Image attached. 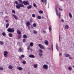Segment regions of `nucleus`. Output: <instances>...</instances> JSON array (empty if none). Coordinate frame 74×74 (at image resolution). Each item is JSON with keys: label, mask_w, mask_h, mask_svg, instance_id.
<instances>
[{"label": "nucleus", "mask_w": 74, "mask_h": 74, "mask_svg": "<svg viewBox=\"0 0 74 74\" xmlns=\"http://www.w3.org/2000/svg\"><path fill=\"white\" fill-rule=\"evenodd\" d=\"M18 1L20 3H21V4H24V5H29L30 4H29V2L28 1H23V2H22V0H18Z\"/></svg>", "instance_id": "f257e3e1"}, {"label": "nucleus", "mask_w": 74, "mask_h": 74, "mask_svg": "<svg viewBox=\"0 0 74 74\" xmlns=\"http://www.w3.org/2000/svg\"><path fill=\"white\" fill-rule=\"evenodd\" d=\"M16 7L17 9H20L21 7H24V5L23 4L19 3L18 5L16 6Z\"/></svg>", "instance_id": "f03ea898"}, {"label": "nucleus", "mask_w": 74, "mask_h": 74, "mask_svg": "<svg viewBox=\"0 0 74 74\" xmlns=\"http://www.w3.org/2000/svg\"><path fill=\"white\" fill-rule=\"evenodd\" d=\"M7 31L8 32H10V33H14V28H9L7 29Z\"/></svg>", "instance_id": "7ed1b4c3"}, {"label": "nucleus", "mask_w": 74, "mask_h": 74, "mask_svg": "<svg viewBox=\"0 0 74 74\" xmlns=\"http://www.w3.org/2000/svg\"><path fill=\"white\" fill-rule=\"evenodd\" d=\"M56 14L57 15V16H58V18L59 19H60V16H61V14L60 13V12L58 13V10H57V8H56Z\"/></svg>", "instance_id": "20e7f679"}, {"label": "nucleus", "mask_w": 74, "mask_h": 74, "mask_svg": "<svg viewBox=\"0 0 74 74\" xmlns=\"http://www.w3.org/2000/svg\"><path fill=\"white\" fill-rule=\"evenodd\" d=\"M38 47H39L40 49H45V47L42 45L41 44H38Z\"/></svg>", "instance_id": "39448f33"}, {"label": "nucleus", "mask_w": 74, "mask_h": 74, "mask_svg": "<svg viewBox=\"0 0 74 74\" xmlns=\"http://www.w3.org/2000/svg\"><path fill=\"white\" fill-rule=\"evenodd\" d=\"M8 54V52L7 51H5L3 53V55H4V56L5 58L7 57V55Z\"/></svg>", "instance_id": "423d86ee"}, {"label": "nucleus", "mask_w": 74, "mask_h": 74, "mask_svg": "<svg viewBox=\"0 0 74 74\" xmlns=\"http://www.w3.org/2000/svg\"><path fill=\"white\" fill-rule=\"evenodd\" d=\"M56 47L57 51L59 52V46H58V45L57 43H56Z\"/></svg>", "instance_id": "0eeeda50"}, {"label": "nucleus", "mask_w": 74, "mask_h": 74, "mask_svg": "<svg viewBox=\"0 0 74 74\" xmlns=\"http://www.w3.org/2000/svg\"><path fill=\"white\" fill-rule=\"evenodd\" d=\"M17 69L20 70V71H22V70H23V68L20 66H17Z\"/></svg>", "instance_id": "6e6552de"}, {"label": "nucleus", "mask_w": 74, "mask_h": 74, "mask_svg": "<svg viewBox=\"0 0 74 74\" xmlns=\"http://www.w3.org/2000/svg\"><path fill=\"white\" fill-rule=\"evenodd\" d=\"M26 25L27 26H29V25H30L31 24L29 21H27L26 23Z\"/></svg>", "instance_id": "1a4fd4ad"}, {"label": "nucleus", "mask_w": 74, "mask_h": 74, "mask_svg": "<svg viewBox=\"0 0 74 74\" xmlns=\"http://www.w3.org/2000/svg\"><path fill=\"white\" fill-rule=\"evenodd\" d=\"M29 57L31 58H35V56L33 55L30 54L29 55Z\"/></svg>", "instance_id": "9d476101"}, {"label": "nucleus", "mask_w": 74, "mask_h": 74, "mask_svg": "<svg viewBox=\"0 0 74 74\" xmlns=\"http://www.w3.org/2000/svg\"><path fill=\"white\" fill-rule=\"evenodd\" d=\"M13 16L14 17V18L16 20V19H18V17L16 15H15V14L13 15Z\"/></svg>", "instance_id": "9b49d317"}, {"label": "nucleus", "mask_w": 74, "mask_h": 74, "mask_svg": "<svg viewBox=\"0 0 74 74\" xmlns=\"http://www.w3.org/2000/svg\"><path fill=\"white\" fill-rule=\"evenodd\" d=\"M68 69L69 70V71H71V70H72V67L71 66H69L68 67Z\"/></svg>", "instance_id": "f8f14e48"}, {"label": "nucleus", "mask_w": 74, "mask_h": 74, "mask_svg": "<svg viewBox=\"0 0 74 74\" xmlns=\"http://www.w3.org/2000/svg\"><path fill=\"white\" fill-rule=\"evenodd\" d=\"M8 68L10 70H11V69H12L13 67L11 65H10L9 66Z\"/></svg>", "instance_id": "ddd939ff"}, {"label": "nucleus", "mask_w": 74, "mask_h": 74, "mask_svg": "<svg viewBox=\"0 0 74 74\" xmlns=\"http://www.w3.org/2000/svg\"><path fill=\"white\" fill-rule=\"evenodd\" d=\"M43 68L44 69H47V65L44 64L43 65Z\"/></svg>", "instance_id": "4468645a"}, {"label": "nucleus", "mask_w": 74, "mask_h": 74, "mask_svg": "<svg viewBox=\"0 0 74 74\" xmlns=\"http://www.w3.org/2000/svg\"><path fill=\"white\" fill-rule=\"evenodd\" d=\"M64 55H65V57H69V56H70V55L69 54H68L67 53L64 54Z\"/></svg>", "instance_id": "2eb2a0df"}, {"label": "nucleus", "mask_w": 74, "mask_h": 74, "mask_svg": "<svg viewBox=\"0 0 74 74\" xmlns=\"http://www.w3.org/2000/svg\"><path fill=\"white\" fill-rule=\"evenodd\" d=\"M32 32L33 33H34L35 34H37V32L36 31H35V30L33 31Z\"/></svg>", "instance_id": "dca6fc26"}, {"label": "nucleus", "mask_w": 74, "mask_h": 74, "mask_svg": "<svg viewBox=\"0 0 74 74\" xmlns=\"http://www.w3.org/2000/svg\"><path fill=\"white\" fill-rule=\"evenodd\" d=\"M17 33L18 34H21V32L19 30H17Z\"/></svg>", "instance_id": "f3484780"}, {"label": "nucleus", "mask_w": 74, "mask_h": 74, "mask_svg": "<svg viewBox=\"0 0 74 74\" xmlns=\"http://www.w3.org/2000/svg\"><path fill=\"white\" fill-rule=\"evenodd\" d=\"M32 7V5H29L27 7V9H30V8H31Z\"/></svg>", "instance_id": "a211bd4d"}, {"label": "nucleus", "mask_w": 74, "mask_h": 74, "mask_svg": "<svg viewBox=\"0 0 74 74\" xmlns=\"http://www.w3.org/2000/svg\"><path fill=\"white\" fill-rule=\"evenodd\" d=\"M4 44V42H3V41H0V45H2Z\"/></svg>", "instance_id": "6ab92c4d"}, {"label": "nucleus", "mask_w": 74, "mask_h": 74, "mask_svg": "<svg viewBox=\"0 0 74 74\" xmlns=\"http://www.w3.org/2000/svg\"><path fill=\"white\" fill-rule=\"evenodd\" d=\"M37 65L36 64H35L34 65V68H37Z\"/></svg>", "instance_id": "aec40b11"}, {"label": "nucleus", "mask_w": 74, "mask_h": 74, "mask_svg": "<svg viewBox=\"0 0 74 74\" xmlns=\"http://www.w3.org/2000/svg\"><path fill=\"white\" fill-rule=\"evenodd\" d=\"M19 51L20 52H23V50H22V49L20 48H19Z\"/></svg>", "instance_id": "412c9836"}, {"label": "nucleus", "mask_w": 74, "mask_h": 74, "mask_svg": "<svg viewBox=\"0 0 74 74\" xmlns=\"http://www.w3.org/2000/svg\"><path fill=\"white\" fill-rule=\"evenodd\" d=\"M33 43L31 42L30 43V47H33Z\"/></svg>", "instance_id": "4be33fe9"}, {"label": "nucleus", "mask_w": 74, "mask_h": 74, "mask_svg": "<svg viewBox=\"0 0 74 74\" xmlns=\"http://www.w3.org/2000/svg\"><path fill=\"white\" fill-rule=\"evenodd\" d=\"M69 27V26L67 25H66L65 26V28L66 29H68Z\"/></svg>", "instance_id": "5701e85b"}, {"label": "nucleus", "mask_w": 74, "mask_h": 74, "mask_svg": "<svg viewBox=\"0 0 74 74\" xmlns=\"http://www.w3.org/2000/svg\"><path fill=\"white\" fill-rule=\"evenodd\" d=\"M9 26V23H7L6 25V28H7Z\"/></svg>", "instance_id": "b1692460"}, {"label": "nucleus", "mask_w": 74, "mask_h": 74, "mask_svg": "<svg viewBox=\"0 0 74 74\" xmlns=\"http://www.w3.org/2000/svg\"><path fill=\"white\" fill-rule=\"evenodd\" d=\"M9 36L10 37H12V34L10 33L9 34Z\"/></svg>", "instance_id": "393cba45"}, {"label": "nucleus", "mask_w": 74, "mask_h": 74, "mask_svg": "<svg viewBox=\"0 0 74 74\" xmlns=\"http://www.w3.org/2000/svg\"><path fill=\"white\" fill-rule=\"evenodd\" d=\"M69 15L70 17L71 18H72V15L71 14V12L69 13Z\"/></svg>", "instance_id": "a878e982"}, {"label": "nucleus", "mask_w": 74, "mask_h": 74, "mask_svg": "<svg viewBox=\"0 0 74 74\" xmlns=\"http://www.w3.org/2000/svg\"><path fill=\"white\" fill-rule=\"evenodd\" d=\"M37 18H38L39 19H40L41 18V16H37Z\"/></svg>", "instance_id": "bb28decb"}, {"label": "nucleus", "mask_w": 74, "mask_h": 74, "mask_svg": "<svg viewBox=\"0 0 74 74\" xmlns=\"http://www.w3.org/2000/svg\"><path fill=\"white\" fill-rule=\"evenodd\" d=\"M52 26H50L49 28V30L50 31H51L52 30V28H51Z\"/></svg>", "instance_id": "cd10ccee"}, {"label": "nucleus", "mask_w": 74, "mask_h": 74, "mask_svg": "<svg viewBox=\"0 0 74 74\" xmlns=\"http://www.w3.org/2000/svg\"><path fill=\"white\" fill-rule=\"evenodd\" d=\"M0 14L1 15H4V13H3V12L2 11L0 12Z\"/></svg>", "instance_id": "c85d7f7f"}, {"label": "nucleus", "mask_w": 74, "mask_h": 74, "mask_svg": "<svg viewBox=\"0 0 74 74\" xmlns=\"http://www.w3.org/2000/svg\"><path fill=\"white\" fill-rule=\"evenodd\" d=\"M39 53H42V50H41V49H40L39 50Z\"/></svg>", "instance_id": "c756f323"}, {"label": "nucleus", "mask_w": 74, "mask_h": 74, "mask_svg": "<svg viewBox=\"0 0 74 74\" xmlns=\"http://www.w3.org/2000/svg\"><path fill=\"white\" fill-rule=\"evenodd\" d=\"M23 37L24 38H27V36L24 35L23 36Z\"/></svg>", "instance_id": "7c9ffc66"}, {"label": "nucleus", "mask_w": 74, "mask_h": 74, "mask_svg": "<svg viewBox=\"0 0 74 74\" xmlns=\"http://www.w3.org/2000/svg\"><path fill=\"white\" fill-rule=\"evenodd\" d=\"M32 16L33 18H35V17H36V15H35L34 14H32Z\"/></svg>", "instance_id": "2f4dec72"}, {"label": "nucleus", "mask_w": 74, "mask_h": 74, "mask_svg": "<svg viewBox=\"0 0 74 74\" xmlns=\"http://www.w3.org/2000/svg\"><path fill=\"white\" fill-rule=\"evenodd\" d=\"M22 63H23V64H25L26 63V61H23L22 62Z\"/></svg>", "instance_id": "473e14b6"}, {"label": "nucleus", "mask_w": 74, "mask_h": 74, "mask_svg": "<svg viewBox=\"0 0 74 74\" xmlns=\"http://www.w3.org/2000/svg\"><path fill=\"white\" fill-rule=\"evenodd\" d=\"M33 5L34 7H35V8H36V7H37V5H36V4L35 3H34Z\"/></svg>", "instance_id": "72a5a7b5"}, {"label": "nucleus", "mask_w": 74, "mask_h": 74, "mask_svg": "<svg viewBox=\"0 0 74 74\" xmlns=\"http://www.w3.org/2000/svg\"><path fill=\"white\" fill-rule=\"evenodd\" d=\"M2 34L3 36H6V34H5V32L3 33Z\"/></svg>", "instance_id": "f704fd0d"}, {"label": "nucleus", "mask_w": 74, "mask_h": 74, "mask_svg": "<svg viewBox=\"0 0 74 74\" xmlns=\"http://www.w3.org/2000/svg\"><path fill=\"white\" fill-rule=\"evenodd\" d=\"M33 25L34 27H36V24L35 23H34L33 24Z\"/></svg>", "instance_id": "c9c22d12"}, {"label": "nucleus", "mask_w": 74, "mask_h": 74, "mask_svg": "<svg viewBox=\"0 0 74 74\" xmlns=\"http://www.w3.org/2000/svg\"><path fill=\"white\" fill-rule=\"evenodd\" d=\"M39 12L40 13V14H42V13H43V11L42 10H40L39 11Z\"/></svg>", "instance_id": "e433bc0d"}, {"label": "nucleus", "mask_w": 74, "mask_h": 74, "mask_svg": "<svg viewBox=\"0 0 74 74\" xmlns=\"http://www.w3.org/2000/svg\"><path fill=\"white\" fill-rule=\"evenodd\" d=\"M3 70L4 69L3 68L1 67H0V70H2L3 71Z\"/></svg>", "instance_id": "4c0bfd02"}, {"label": "nucleus", "mask_w": 74, "mask_h": 74, "mask_svg": "<svg viewBox=\"0 0 74 74\" xmlns=\"http://www.w3.org/2000/svg\"><path fill=\"white\" fill-rule=\"evenodd\" d=\"M12 12L13 13H14V14H15V10H13L12 11Z\"/></svg>", "instance_id": "58836bf2"}, {"label": "nucleus", "mask_w": 74, "mask_h": 74, "mask_svg": "<svg viewBox=\"0 0 74 74\" xmlns=\"http://www.w3.org/2000/svg\"><path fill=\"white\" fill-rule=\"evenodd\" d=\"M39 55L40 56V57H41V56H42V53H39Z\"/></svg>", "instance_id": "ea45409f"}, {"label": "nucleus", "mask_w": 74, "mask_h": 74, "mask_svg": "<svg viewBox=\"0 0 74 74\" xmlns=\"http://www.w3.org/2000/svg\"><path fill=\"white\" fill-rule=\"evenodd\" d=\"M15 3L16 4H19V2H18L17 1H15Z\"/></svg>", "instance_id": "a19ab883"}, {"label": "nucleus", "mask_w": 74, "mask_h": 74, "mask_svg": "<svg viewBox=\"0 0 74 74\" xmlns=\"http://www.w3.org/2000/svg\"><path fill=\"white\" fill-rule=\"evenodd\" d=\"M58 10L61 11H62V10H63V9H62L60 8H59Z\"/></svg>", "instance_id": "79ce46f5"}, {"label": "nucleus", "mask_w": 74, "mask_h": 74, "mask_svg": "<svg viewBox=\"0 0 74 74\" xmlns=\"http://www.w3.org/2000/svg\"><path fill=\"white\" fill-rule=\"evenodd\" d=\"M51 49L52 51H53V44L52 43V44L51 45Z\"/></svg>", "instance_id": "37998d69"}, {"label": "nucleus", "mask_w": 74, "mask_h": 74, "mask_svg": "<svg viewBox=\"0 0 74 74\" xmlns=\"http://www.w3.org/2000/svg\"><path fill=\"white\" fill-rule=\"evenodd\" d=\"M23 42H25V41H26V39H24L23 40Z\"/></svg>", "instance_id": "c03bdc74"}, {"label": "nucleus", "mask_w": 74, "mask_h": 74, "mask_svg": "<svg viewBox=\"0 0 74 74\" xmlns=\"http://www.w3.org/2000/svg\"><path fill=\"white\" fill-rule=\"evenodd\" d=\"M21 56L22 58H25V56L24 55H22Z\"/></svg>", "instance_id": "a18cd8bd"}, {"label": "nucleus", "mask_w": 74, "mask_h": 74, "mask_svg": "<svg viewBox=\"0 0 74 74\" xmlns=\"http://www.w3.org/2000/svg\"><path fill=\"white\" fill-rule=\"evenodd\" d=\"M30 22H32L33 21V19H30L29 20Z\"/></svg>", "instance_id": "49530a36"}, {"label": "nucleus", "mask_w": 74, "mask_h": 74, "mask_svg": "<svg viewBox=\"0 0 74 74\" xmlns=\"http://www.w3.org/2000/svg\"><path fill=\"white\" fill-rule=\"evenodd\" d=\"M44 1L45 3V4L46 5V4H47V0H44Z\"/></svg>", "instance_id": "de8ad7c7"}, {"label": "nucleus", "mask_w": 74, "mask_h": 74, "mask_svg": "<svg viewBox=\"0 0 74 74\" xmlns=\"http://www.w3.org/2000/svg\"><path fill=\"white\" fill-rule=\"evenodd\" d=\"M21 38V35H19V36H18V39H19Z\"/></svg>", "instance_id": "09e8293b"}, {"label": "nucleus", "mask_w": 74, "mask_h": 74, "mask_svg": "<svg viewBox=\"0 0 74 74\" xmlns=\"http://www.w3.org/2000/svg\"><path fill=\"white\" fill-rule=\"evenodd\" d=\"M61 21L62 22H64V20L63 19H61Z\"/></svg>", "instance_id": "8fccbe9b"}, {"label": "nucleus", "mask_w": 74, "mask_h": 74, "mask_svg": "<svg viewBox=\"0 0 74 74\" xmlns=\"http://www.w3.org/2000/svg\"><path fill=\"white\" fill-rule=\"evenodd\" d=\"M30 46H28L27 48V49H30Z\"/></svg>", "instance_id": "3c124183"}, {"label": "nucleus", "mask_w": 74, "mask_h": 74, "mask_svg": "<svg viewBox=\"0 0 74 74\" xmlns=\"http://www.w3.org/2000/svg\"><path fill=\"white\" fill-rule=\"evenodd\" d=\"M59 42H60V35H59Z\"/></svg>", "instance_id": "603ef678"}, {"label": "nucleus", "mask_w": 74, "mask_h": 74, "mask_svg": "<svg viewBox=\"0 0 74 74\" xmlns=\"http://www.w3.org/2000/svg\"><path fill=\"white\" fill-rule=\"evenodd\" d=\"M48 41H47V45H48Z\"/></svg>", "instance_id": "864d4df0"}, {"label": "nucleus", "mask_w": 74, "mask_h": 74, "mask_svg": "<svg viewBox=\"0 0 74 74\" xmlns=\"http://www.w3.org/2000/svg\"><path fill=\"white\" fill-rule=\"evenodd\" d=\"M69 59H70L71 60V59H73V58H72V57H70L69 58Z\"/></svg>", "instance_id": "5fc2aeb1"}, {"label": "nucleus", "mask_w": 74, "mask_h": 74, "mask_svg": "<svg viewBox=\"0 0 74 74\" xmlns=\"http://www.w3.org/2000/svg\"><path fill=\"white\" fill-rule=\"evenodd\" d=\"M45 43L46 45H47V40H46L45 41Z\"/></svg>", "instance_id": "6e6d98bb"}, {"label": "nucleus", "mask_w": 74, "mask_h": 74, "mask_svg": "<svg viewBox=\"0 0 74 74\" xmlns=\"http://www.w3.org/2000/svg\"><path fill=\"white\" fill-rule=\"evenodd\" d=\"M8 22H9V21H8V20H7L6 21V22H7V23H8Z\"/></svg>", "instance_id": "4d7b16f0"}, {"label": "nucleus", "mask_w": 74, "mask_h": 74, "mask_svg": "<svg viewBox=\"0 0 74 74\" xmlns=\"http://www.w3.org/2000/svg\"><path fill=\"white\" fill-rule=\"evenodd\" d=\"M22 56H20L19 57V58L20 59H22Z\"/></svg>", "instance_id": "13d9d810"}, {"label": "nucleus", "mask_w": 74, "mask_h": 74, "mask_svg": "<svg viewBox=\"0 0 74 74\" xmlns=\"http://www.w3.org/2000/svg\"><path fill=\"white\" fill-rule=\"evenodd\" d=\"M47 49H48L49 50H51V48H47Z\"/></svg>", "instance_id": "bf43d9fd"}, {"label": "nucleus", "mask_w": 74, "mask_h": 74, "mask_svg": "<svg viewBox=\"0 0 74 74\" xmlns=\"http://www.w3.org/2000/svg\"><path fill=\"white\" fill-rule=\"evenodd\" d=\"M43 33H45V31H43L42 32Z\"/></svg>", "instance_id": "052dcab7"}, {"label": "nucleus", "mask_w": 74, "mask_h": 74, "mask_svg": "<svg viewBox=\"0 0 74 74\" xmlns=\"http://www.w3.org/2000/svg\"><path fill=\"white\" fill-rule=\"evenodd\" d=\"M31 49V51H33V49Z\"/></svg>", "instance_id": "680f3d73"}, {"label": "nucleus", "mask_w": 74, "mask_h": 74, "mask_svg": "<svg viewBox=\"0 0 74 74\" xmlns=\"http://www.w3.org/2000/svg\"><path fill=\"white\" fill-rule=\"evenodd\" d=\"M48 65H47V69H48Z\"/></svg>", "instance_id": "e2e57ef3"}, {"label": "nucleus", "mask_w": 74, "mask_h": 74, "mask_svg": "<svg viewBox=\"0 0 74 74\" xmlns=\"http://www.w3.org/2000/svg\"><path fill=\"white\" fill-rule=\"evenodd\" d=\"M41 1H42V2H44V0H41Z\"/></svg>", "instance_id": "0e129e2a"}, {"label": "nucleus", "mask_w": 74, "mask_h": 74, "mask_svg": "<svg viewBox=\"0 0 74 74\" xmlns=\"http://www.w3.org/2000/svg\"><path fill=\"white\" fill-rule=\"evenodd\" d=\"M60 55H61V56H62V53H60V54H59Z\"/></svg>", "instance_id": "69168bd1"}, {"label": "nucleus", "mask_w": 74, "mask_h": 74, "mask_svg": "<svg viewBox=\"0 0 74 74\" xmlns=\"http://www.w3.org/2000/svg\"><path fill=\"white\" fill-rule=\"evenodd\" d=\"M47 64H49V63L48 62H47Z\"/></svg>", "instance_id": "338daca9"}, {"label": "nucleus", "mask_w": 74, "mask_h": 74, "mask_svg": "<svg viewBox=\"0 0 74 74\" xmlns=\"http://www.w3.org/2000/svg\"><path fill=\"white\" fill-rule=\"evenodd\" d=\"M31 28H32V29H33V27L32 26L31 27Z\"/></svg>", "instance_id": "774afa93"}]
</instances>
